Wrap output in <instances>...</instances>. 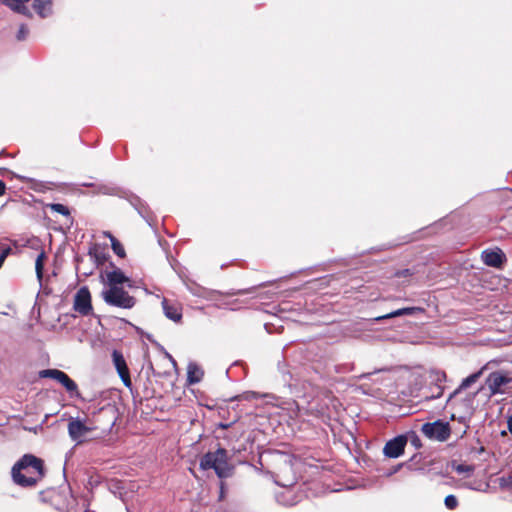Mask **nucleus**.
<instances>
[{
  "instance_id": "26",
  "label": "nucleus",
  "mask_w": 512,
  "mask_h": 512,
  "mask_svg": "<svg viewBox=\"0 0 512 512\" xmlns=\"http://www.w3.org/2000/svg\"><path fill=\"white\" fill-rule=\"evenodd\" d=\"M29 34V29L25 24L20 25L18 32L16 34V38L19 41H24Z\"/></svg>"
},
{
  "instance_id": "35",
  "label": "nucleus",
  "mask_w": 512,
  "mask_h": 512,
  "mask_svg": "<svg viewBox=\"0 0 512 512\" xmlns=\"http://www.w3.org/2000/svg\"><path fill=\"white\" fill-rule=\"evenodd\" d=\"M19 178H20V179H22V180H25V181L30 180L29 178H27V177H23V176H20Z\"/></svg>"
},
{
  "instance_id": "34",
  "label": "nucleus",
  "mask_w": 512,
  "mask_h": 512,
  "mask_svg": "<svg viewBox=\"0 0 512 512\" xmlns=\"http://www.w3.org/2000/svg\"><path fill=\"white\" fill-rule=\"evenodd\" d=\"M220 427H222V428L226 429V428H228V427H229V424H220Z\"/></svg>"
},
{
  "instance_id": "30",
  "label": "nucleus",
  "mask_w": 512,
  "mask_h": 512,
  "mask_svg": "<svg viewBox=\"0 0 512 512\" xmlns=\"http://www.w3.org/2000/svg\"><path fill=\"white\" fill-rule=\"evenodd\" d=\"M411 442H412V444H413L414 446H416V447H419V446H420V440H419L418 436H417V435H415L414 433H413V435H412V440H411Z\"/></svg>"
},
{
  "instance_id": "23",
  "label": "nucleus",
  "mask_w": 512,
  "mask_h": 512,
  "mask_svg": "<svg viewBox=\"0 0 512 512\" xmlns=\"http://www.w3.org/2000/svg\"><path fill=\"white\" fill-rule=\"evenodd\" d=\"M106 235L111 240V246H112V249L115 252V254H117L119 257H123L125 255V250H124V247L122 246V244L115 237H113L110 233H106Z\"/></svg>"
},
{
  "instance_id": "6",
  "label": "nucleus",
  "mask_w": 512,
  "mask_h": 512,
  "mask_svg": "<svg viewBox=\"0 0 512 512\" xmlns=\"http://www.w3.org/2000/svg\"><path fill=\"white\" fill-rule=\"evenodd\" d=\"M73 309L82 316L92 313L91 294L86 286L81 287L74 296Z\"/></svg>"
},
{
  "instance_id": "17",
  "label": "nucleus",
  "mask_w": 512,
  "mask_h": 512,
  "mask_svg": "<svg viewBox=\"0 0 512 512\" xmlns=\"http://www.w3.org/2000/svg\"><path fill=\"white\" fill-rule=\"evenodd\" d=\"M484 369L485 367L481 368L479 371L463 379L460 386L454 391V395L458 394L461 390H464L470 387L472 384L476 383L478 379L481 377Z\"/></svg>"
},
{
  "instance_id": "33",
  "label": "nucleus",
  "mask_w": 512,
  "mask_h": 512,
  "mask_svg": "<svg viewBox=\"0 0 512 512\" xmlns=\"http://www.w3.org/2000/svg\"><path fill=\"white\" fill-rule=\"evenodd\" d=\"M370 375H371V373L362 374V375L360 376V378H367V377H369Z\"/></svg>"
},
{
  "instance_id": "5",
  "label": "nucleus",
  "mask_w": 512,
  "mask_h": 512,
  "mask_svg": "<svg viewBox=\"0 0 512 512\" xmlns=\"http://www.w3.org/2000/svg\"><path fill=\"white\" fill-rule=\"evenodd\" d=\"M67 429L69 437L76 444H81L86 434L93 430V428L88 426L85 420L80 417H71Z\"/></svg>"
},
{
  "instance_id": "11",
  "label": "nucleus",
  "mask_w": 512,
  "mask_h": 512,
  "mask_svg": "<svg viewBox=\"0 0 512 512\" xmlns=\"http://www.w3.org/2000/svg\"><path fill=\"white\" fill-rule=\"evenodd\" d=\"M482 260L483 262L490 267L494 268H500L502 264L506 260V256L503 253V251L499 248H496L495 250H484L482 252Z\"/></svg>"
},
{
  "instance_id": "3",
  "label": "nucleus",
  "mask_w": 512,
  "mask_h": 512,
  "mask_svg": "<svg viewBox=\"0 0 512 512\" xmlns=\"http://www.w3.org/2000/svg\"><path fill=\"white\" fill-rule=\"evenodd\" d=\"M101 297L107 305L121 309H131L136 303L135 298L129 295L123 287H107L102 290Z\"/></svg>"
},
{
  "instance_id": "8",
  "label": "nucleus",
  "mask_w": 512,
  "mask_h": 512,
  "mask_svg": "<svg viewBox=\"0 0 512 512\" xmlns=\"http://www.w3.org/2000/svg\"><path fill=\"white\" fill-rule=\"evenodd\" d=\"M511 381V378L502 372H493L487 379L486 384L490 390L491 395L504 393V387Z\"/></svg>"
},
{
  "instance_id": "22",
  "label": "nucleus",
  "mask_w": 512,
  "mask_h": 512,
  "mask_svg": "<svg viewBox=\"0 0 512 512\" xmlns=\"http://www.w3.org/2000/svg\"><path fill=\"white\" fill-rule=\"evenodd\" d=\"M46 259V254L45 252H41L39 253V255L37 256L36 258V261H35V271H36V275H37V278L39 281L42 280V277H43V269H44V261Z\"/></svg>"
},
{
  "instance_id": "27",
  "label": "nucleus",
  "mask_w": 512,
  "mask_h": 512,
  "mask_svg": "<svg viewBox=\"0 0 512 512\" xmlns=\"http://www.w3.org/2000/svg\"><path fill=\"white\" fill-rule=\"evenodd\" d=\"M499 485L502 488L512 489V475L499 478Z\"/></svg>"
},
{
  "instance_id": "32",
  "label": "nucleus",
  "mask_w": 512,
  "mask_h": 512,
  "mask_svg": "<svg viewBox=\"0 0 512 512\" xmlns=\"http://www.w3.org/2000/svg\"><path fill=\"white\" fill-rule=\"evenodd\" d=\"M507 424H508V430L512 434V416H510L508 418Z\"/></svg>"
},
{
  "instance_id": "36",
  "label": "nucleus",
  "mask_w": 512,
  "mask_h": 512,
  "mask_svg": "<svg viewBox=\"0 0 512 512\" xmlns=\"http://www.w3.org/2000/svg\"><path fill=\"white\" fill-rule=\"evenodd\" d=\"M169 358L171 359L172 363L175 364V360L170 355Z\"/></svg>"
},
{
  "instance_id": "7",
  "label": "nucleus",
  "mask_w": 512,
  "mask_h": 512,
  "mask_svg": "<svg viewBox=\"0 0 512 512\" xmlns=\"http://www.w3.org/2000/svg\"><path fill=\"white\" fill-rule=\"evenodd\" d=\"M407 440V437L404 435H398L389 440L383 448L384 455L388 458L400 457L404 453Z\"/></svg>"
},
{
  "instance_id": "21",
  "label": "nucleus",
  "mask_w": 512,
  "mask_h": 512,
  "mask_svg": "<svg viewBox=\"0 0 512 512\" xmlns=\"http://www.w3.org/2000/svg\"><path fill=\"white\" fill-rule=\"evenodd\" d=\"M60 384L70 393L71 396H79L77 384L66 374Z\"/></svg>"
},
{
  "instance_id": "1",
  "label": "nucleus",
  "mask_w": 512,
  "mask_h": 512,
  "mask_svg": "<svg viewBox=\"0 0 512 512\" xmlns=\"http://www.w3.org/2000/svg\"><path fill=\"white\" fill-rule=\"evenodd\" d=\"M43 475V461L32 454L22 456L11 469L13 482L21 487L34 486Z\"/></svg>"
},
{
  "instance_id": "12",
  "label": "nucleus",
  "mask_w": 512,
  "mask_h": 512,
  "mask_svg": "<svg viewBox=\"0 0 512 512\" xmlns=\"http://www.w3.org/2000/svg\"><path fill=\"white\" fill-rule=\"evenodd\" d=\"M106 282L107 287H121L124 283H127L128 287H132L131 280L119 268L106 272Z\"/></svg>"
},
{
  "instance_id": "18",
  "label": "nucleus",
  "mask_w": 512,
  "mask_h": 512,
  "mask_svg": "<svg viewBox=\"0 0 512 512\" xmlns=\"http://www.w3.org/2000/svg\"><path fill=\"white\" fill-rule=\"evenodd\" d=\"M429 377L431 378L432 382H435L437 384V395L436 397H440L442 395L443 388L440 386V383L444 382L446 380V374L444 371L433 369L429 373Z\"/></svg>"
},
{
  "instance_id": "10",
  "label": "nucleus",
  "mask_w": 512,
  "mask_h": 512,
  "mask_svg": "<svg viewBox=\"0 0 512 512\" xmlns=\"http://www.w3.org/2000/svg\"><path fill=\"white\" fill-rule=\"evenodd\" d=\"M162 309L166 318L169 320L179 323L182 319V305L178 301L169 300L167 298L162 299Z\"/></svg>"
},
{
  "instance_id": "14",
  "label": "nucleus",
  "mask_w": 512,
  "mask_h": 512,
  "mask_svg": "<svg viewBox=\"0 0 512 512\" xmlns=\"http://www.w3.org/2000/svg\"><path fill=\"white\" fill-rule=\"evenodd\" d=\"M204 376V371L195 362H190L187 366V382L190 385L199 383Z\"/></svg>"
},
{
  "instance_id": "15",
  "label": "nucleus",
  "mask_w": 512,
  "mask_h": 512,
  "mask_svg": "<svg viewBox=\"0 0 512 512\" xmlns=\"http://www.w3.org/2000/svg\"><path fill=\"white\" fill-rule=\"evenodd\" d=\"M33 8L41 18H46L53 13V2L51 0H34Z\"/></svg>"
},
{
  "instance_id": "29",
  "label": "nucleus",
  "mask_w": 512,
  "mask_h": 512,
  "mask_svg": "<svg viewBox=\"0 0 512 512\" xmlns=\"http://www.w3.org/2000/svg\"><path fill=\"white\" fill-rule=\"evenodd\" d=\"M243 397L246 399V400H252V399H256L258 397V394L256 392H246Z\"/></svg>"
},
{
  "instance_id": "20",
  "label": "nucleus",
  "mask_w": 512,
  "mask_h": 512,
  "mask_svg": "<svg viewBox=\"0 0 512 512\" xmlns=\"http://www.w3.org/2000/svg\"><path fill=\"white\" fill-rule=\"evenodd\" d=\"M65 375H66V373H64L63 371L58 370V369H45V370H41L39 372V376L41 378H51V379L56 380L59 383L63 380Z\"/></svg>"
},
{
  "instance_id": "28",
  "label": "nucleus",
  "mask_w": 512,
  "mask_h": 512,
  "mask_svg": "<svg viewBox=\"0 0 512 512\" xmlns=\"http://www.w3.org/2000/svg\"><path fill=\"white\" fill-rule=\"evenodd\" d=\"M10 252H11V248H9V247H8V248H6V249H4V250L1 252V254H0V268L2 267V265H3L4 261H5V259H6V258H7V256L10 254Z\"/></svg>"
},
{
  "instance_id": "31",
  "label": "nucleus",
  "mask_w": 512,
  "mask_h": 512,
  "mask_svg": "<svg viewBox=\"0 0 512 512\" xmlns=\"http://www.w3.org/2000/svg\"><path fill=\"white\" fill-rule=\"evenodd\" d=\"M6 191V184L4 181L0 180V196L4 195Z\"/></svg>"
},
{
  "instance_id": "2",
  "label": "nucleus",
  "mask_w": 512,
  "mask_h": 512,
  "mask_svg": "<svg viewBox=\"0 0 512 512\" xmlns=\"http://www.w3.org/2000/svg\"><path fill=\"white\" fill-rule=\"evenodd\" d=\"M200 468L214 469L219 478H227L232 474V467L228 464L227 451L224 448L206 453L200 460Z\"/></svg>"
},
{
  "instance_id": "9",
  "label": "nucleus",
  "mask_w": 512,
  "mask_h": 512,
  "mask_svg": "<svg viewBox=\"0 0 512 512\" xmlns=\"http://www.w3.org/2000/svg\"><path fill=\"white\" fill-rule=\"evenodd\" d=\"M112 360H113V364H114V366L117 370V373H118L119 377L121 378L123 384L126 387L130 388L132 385L131 378H130L129 369L127 367V364H126L123 354L118 350H114L112 353Z\"/></svg>"
},
{
  "instance_id": "19",
  "label": "nucleus",
  "mask_w": 512,
  "mask_h": 512,
  "mask_svg": "<svg viewBox=\"0 0 512 512\" xmlns=\"http://www.w3.org/2000/svg\"><path fill=\"white\" fill-rule=\"evenodd\" d=\"M451 467L458 475H463L465 477L471 476L475 470L473 465L457 463L455 461L452 462Z\"/></svg>"
},
{
  "instance_id": "16",
  "label": "nucleus",
  "mask_w": 512,
  "mask_h": 512,
  "mask_svg": "<svg viewBox=\"0 0 512 512\" xmlns=\"http://www.w3.org/2000/svg\"><path fill=\"white\" fill-rule=\"evenodd\" d=\"M186 286H187V289L194 296L202 297V298H205V299H208V300L214 299V295L219 294V292H217V291L208 290V289L202 288V287L197 286V285L186 284Z\"/></svg>"
},
{
  "instance_id": "25",
  "label": "nucleus",
  "mask_w": 512,
  "mask_h": 512,
  "mask_svg": "<svg viewBox=\"0 0 512 512\" xmlns=\"http://www.w3.org/2000/svg\"><path fill=\"white\" fill-rule=\"evenodd\" d=\"M444 503L445 506L450 510L455 509L458 506V500L452 494L445 497Z\"/></svg>"
},
{
  "instance_id": "13",
  "label": "nucleus",
  "mask_w": 512,
  "mask_h": 512,
  "mask_svg": "<svg viewBox=\"0 0 512 512\" xmlns=\"http://www.w3.org/2000/svg\"><path fill=\"white\" fill-rule=\"evenodd\" d=\"M423 312H424V309L421 307H406V308L397 309L395 311H392V312L382 315V316L375 317L373 319V321L378 322V321H382L384 319H390V318H394V317L407 316V315H409V316L416 315V314L423 313Z\"/></svg>"
},
{
  "instance_id": "4",
  "label": "nucleus",
  "mask_w": 512,
  "mask_h": 512,
  "mask_svg": "<svg viewBox=\"0 0 512 512\" xmlns=\"http://www.w3.org/2000/svg\"><path fill=\"white\" fill-rule=\"evenodd\" d=\"M421 431L427 438L441 442L446 441L451 433L449 423L440 420L423 424Z\"/></svg>"
},
{
  "instance_id": "24",
  "label": "nucleus",
  "mask_w": 512,
  "mask_h": 512,
  "mask_svg": "<svg viewBox=\"0 0 512 512\" xmlns=\"http://www.w3.org/2000/svg\"><path fill=\"white\" fill-rule=\"evenodd\" d=\"M48 207L53 212H57V213H59L61 215H64V216H68L70 214V211H69L68 207H66L65 205L60 204V203H51V204H48Z\"/></svg>"
}]
</instances>
